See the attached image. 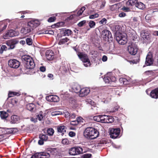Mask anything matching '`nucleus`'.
<instances>
[{
	"label": "nucleus",
	"mask_w": 158,
	"mask_h": 158,
	"mask_svg": "<svg viewBox=\"0 0 158 158\" xmlns=\"http://www.w3.org/2000/svg\"><path fill=\"white\" fill-rule=\"evenodd\" d=\"M84 135L87 139H94L99 135V133L98 130L93 127H89L86 128L84 132Z\"/></svg>",
	"instance_id": "nucleus-1"
},
{
	"label": "nucleus",
	"mask_w": 158,
	"mask_h": 158,
	"mask_svg": "<svg viewBox=\"0 0 158 158\" xmlns=\"http://www.w3.org/2000/svg\"><path fill=\"white\" fill-rule=\"evenodd\" d=\"M22 60L25 64V67L27 69H32L34 68L35 64L33 59L28 55H24L22 57Z\"/></svg>",
	"instance_id": "nucleus-2"
},
{
	"label": "nucleus",
	"mask_w": 158,
	"mask_h": 158,
	"mask_svg": "<svg viewBox=\"0 0 158 158\" xmlns=\"http://www.w3.org/2000/svg\"><path fill=\"white\" fill-rule=\"evenodd\" d=\"M94 120L97 122L104 123H110L114 122V118L111 116L99 115L93 117Z\"/></svg>",
	"instance_id": "nucleus-3"
},
{
	"label": "nucleus",
	"mask_w": 158,
	"mask_h": 158,
	"mask_svg": "<svg viewBox=\"0 0 158 158\" xmlns=\"http://www.w3.org/2000/svg\"><path fill=\"white\" fill-rule=\"evenodd\" d=\"M40 24L39 20L37 19L32 20L28 22L27 26L25 27L27 32L29 33L33 30Z\"/></svg>",
	"instance_id": "nucleus-4"
},
{
	"label": "nucleus",
	"mask_w": 158,
	"mask_h": 158,
	"mask_svg": "<svg viewBox=\"0 0 158 158\" xmlns=\"http://www.w3.org/2000/svg\"><path fill=\"white\" fill-rule=\"evenodd\" d=\"M77 54L79 59L84 63L85 66L88 67L90 66L91 63L87 54L81 52H78Z\"/></svg>",
	"instance_id": "nucleus-5"
},
{
	"label": "nucleus",
	"mask_w": 158,
	"mask_h": 158,
	"mask_svg": "<svg viewBox=\"0 0 158 158\" xmlns=\"http://www.w3.org/2000/svg\"><path fill=\"white\" fill-rule=\"evenodd\" d=\"M83 150L81 147L80 146H76L71 148L69 150V153L70 155L75 156L83 154Z\"/></svg>",
	"instance_id": "nucleus-6"
},
{
	"label": "nucleus",
	"mask_w": 158,
	"mask_h": 158,
	"mask_svg": "<svg viewBox=\"0 0 158 158\" xmlns=\"http://www.w3.org/2000/svg\"><path fill=\"white\" fill-rule=\"evenodd\" d=\"M101 36L105 41L109 42L113 40L111 32L107 30H103L101 33Z\"/></svg>",
	"instance_id": "nucleus-7"
},
{
	"label": "nucleus",
	"mask_w": 158,
	"mask_h": 158,
	"mask_svg": "<svg viewBox=\"0 0 158 158\" xmlns=\"http://www.w3.org/2000/svg\"><path fill=\"white\" fill-rule=\"evenodd\" d=\"M120 130L119 128H111L110 130V137L115 139L119 137Z\"/></svg>",
	"instance_id": "nucleus-8"
},
{
	"label": "nucleus",
	"mask_w": 158,
	"mask_h": 158,
	"mask_svg": "<svg viewBox=\"0 0 158 158\" xmlns=\"http://www.w3.org/2000/svg\"><path fill=\"white\" fill-rule=\"evenodd\" d=\"M54 152L52 148H47L45 152H40L41 158H49L50 157V155Z\"/></svg>",
	"instance_id": "nucleus-9"
},
{
	"label": "nucleus",
	"mask_w": 158,
	"mask_h": 158,
	"mask_svg": "<svg viewBox=\"0 0 158 158\" xmlns=\"http://www.w3.org/2000/svg\"><path fill=\"white\" fill-rule=\"evenodd\" d=\"M18 43L19 41L16 39H11L7 41L6 44L9 47V48H8V50H9L14 48L15 45Z\"/></svg>",
	"instance_id": "nucleus-10"
},
{
	"label": "nucleus",
	"mask_w": 158,
	"mask_h": 158,
	"mask_svg": "<svg viewBox=\"0 0 158 158\" xmlns=\"http://www.w3.org/2000/svg\"><path fill=\"white\" fill-rule=\"evenodd\" d=\"M137 46L134 44H131L128 46L127 50L129 53L132 55H135L137 52Z\"/></svg>",
	"instance_id": "nucleus-11"
},
{
	"label": "nucleus",
	"mask_w": 158,
	"mask_h": 158,
	"mask_svg": "<svg viewBox=\"0 0 158 158\" xmlns=\"http://www.w3.org/2000/svg\"><path fill=\"white\" fill-rule=\"evenodd\" d=\"M20 62L16 59H10L8 61V65L11 68H18L20 65Z\"/></svg>",
	"instance_id": "nucleus-12"
},
{
	"label": "nucleus",
	"mask_w": 158,
	"mask_h": 158,
	"mask_svg": "<svg viewBox=\"0 0 158 158\" xmlns=\"http://www.w3.org/2000/svg\"><path fill=\"white\" fill-rule=\"evenodd\" d=\"M141 35L143 40L148 41L150 40L151 34L148 31H142L141 32Z\"/></svg>",
	"instance_id": "nucleus-13"
},
{
	"label": "nucleus",
	"mask_w": 158,
	"mask_h": 158,
	"mask_svg": "<svg viewBox=\"0 0 158 158\" xmlns=\"http://www.w3.org/2000/svg\"><path fill=\"white\" fill-rule=\"evenodd\" d=\"M40 139L39 140L38 143L40 145H42L44 143V141H46L48 139L47 135L41 134L39 135Z\"/></svg>",
	"instance_id": "nucleus-14"
},
{
	"label": "nucleus",
	"mask_w": 158,
	"mask_h": 158,
	"mask_svg": "<svg viewBox=\"0 0 158 158\" xmlns=\"http://www.w3.org/2000/svg\"><path fill=\"white\" fill-rule=\"evenodd\" d=\"M46 100L49 102H57L60 100L59 97L56 95H51L46 97Z\"/></svg>",
	"instance_id": "nucleus-15"
},
{
	"label": "nucleus",
	"mask_w": 158,
	"mask_h": 158,
	"mask_svg": "<svg viewBox=\"0 0 158 158\" xmlns=\"http://www.w3.org/2000/svg\"><path fill=\"white\" fill-rule=\"evenodd\" d=\"M153 59H152V55L150 53H148L146 57L145 62V64L147 66L150 65L153 63Z\"/></svg>",
	"instance_id": "nucleus-16"
},
{
	"label": "nucleus",
	"mask_w": 158,
	"mask_h": 158,
	"mask_svg": "<svg viewBox=\"0 0 158 158\" xmlns=\"http://www.w3.org/2000/svg\"><path fill=\"white\" fill-rule=\"evenodd\" d=\"M17 35V33L14 30L10 29L6 33L4 36V38L7 39L8 37H14L16 36Z\"/></svg>",
	"instance_id": "nucleus-17"
},
{
	"label": "nucleus",
	"mask_w": 158,
	"mask_h": 158,
	"mask_svg": "<svg viewBox=\"0 0 158 158\" xmlns=\"http://www.w3.org/2000/svg\"><path fill=\"white\" fill-rule=\"evenodd\" d=\"M45 55L47 59L48 60H52L54 57V52L51 50H48L46 51Z\"/></svg>",
	"instance_id": "nucleus-18"
},
{
	"label": "nucleus",
	"mask_w": 158,
	"mask_h": 158,
	"mask_svg": "<svg viewBox=\"0 0 158 158\" xmlns=\"http://www.w3.org/2000/svg\"><path fill=\"white\" fill-rule=\"evenodd\" d=\"M116 40L118 42V43L122 45H124L126 44L127 42V38L122 36H117L116 37Z\"/></svg>",
	"instance_id": "nucleus-19"
},
{
	"label": "nucleus",
	"mask_w": 158,
	"mask_h": 158,
	"mask_svg": "<svg viewBox=\"0 0 158 158\" xmlns=\"http://www.w3.org/2000/svg\"><path fill=\"white\" fill-rule=\"evenodd\" d=\"M90 91L89 89L86 88L81 89L79 95L81 97L86 96L89 93Z\"/></svg>",
	"instance_id": "nucleus-20"
},
{
	"label": "nucleus",
	"mask_w": 158,
	"mask_h": 158,
	"mask_svg": "<svg viewBox=\"0 0 158 158\" xmlns=\"http://www.w3.org/2000/svg\"><path fill=\"white\" fill-rule=\"evenodd\" d=\"M66 129V127L64 126H59L57 127V131L58 132L61 133L63 135L65 133Z\"/></svg>",
	"instance_id": "nucleus-21"
},
{
	"label": "nucleus",
	"mask_w": 158,
	"mask_h": 158,
	"mask_svg": "<svg viewBox=\"0 0 158 158\" xmlns=\"http://www.w3.org/2000/svg\"><path fill=\"white\" fill-rule=\"evenodd\" d=\"M151 97L154 98H158V87L152 90L150 93Z\"/></svg>",
	"instance_id": "nucleus-22"
},
{
	"label": "nucleus",
	"mask_w": 158,
	"mask_h": 158,
	"mask_svg": "<svg viewBox=\"0 0 158 158\" xmlns=\"http://www.w3.org/2000/svg\"><path fill=\"white\" fill-rule=\"evenodd\" d=\"M26 108L27 110L32 112L35 111L36 110L35 105L32 103L27 104Z\"/></svg>",
	"instance_id": "nucleus-23"
},
{
	"label": "nucleus",
	"mask_w": 158,
	"mask_h": 158,
	"mask_svg": "<svg viewBox=\"0 0 158 158\" xmlns=\"http://www.w3.org/2000/svg\"><path fill=\"white\" fill-rule=\"evenodd\" d=\"M137 1V0H128L126 3V5L129 8L132 6H135Z\"/></svg>",
	"instance_id": "nucleus-24"
},
{
	"label": "nucleus",
	"mask_w": 158,
	"mask_h": 158,
	"mask_svg": "<svg viewBox=\"0 0 158 158\" xmlns=\"http://www.w3.org/2000/svg\"><path fill=\"white\" fill-rule=\"evenodd\" d=\"M72 89L76 93H80L81 90L80 86L78 84L74 85L73 86Z\"/></svg>",
	"instance_id": "nucleus-25"
},
{
	"label": "nucleus",
	"mask_w": 158,
	"mask_h": 158,
	"mask_svg": "<svg viewBox=\"0 0 158 158\" xmlns=\"http://www.w3.org/2000/svg\"><path fill=\"white\" fill-rule=\"evenodd\" d=\"M11 122L12 123H17L19 120V117L17 115H13L11 117Z\"/></svg>",
	"instance_id": "nucleus-26"
},
{
	"label": "nucleus",
	"mask_w": 158,
	"mask_h": 158,
	"mask_svg": "<svg viewBox=\"0 0 158 158\" xmlns=\"http://www.w3.org/2000/svg\"><path fill=\"white\" fill-rule=\"evenodd\" d=\"M73 32L71 30L68 29H64L63 30V35L64 36H69L71 35Z\"/></svg>",
	"instance_id": "nucleus-27"
},
{
	"label": "nucleus",
	"mask_w": 158,
	"mask_h": 158,
	"mask_svg": "<svg viewBox=\"0 0 158 158\" xmlns=\"http://www.w3.org/2000/svg\"><path fill=\"white\" fill-rule=\"evenodd\" d=\"M21 94L19 92L9 91L8 93V97L10 98L15 96H19Z\"/></svg>",
	"instance_id": "nucleus-28"
},
{
	"label": "nucleus",
	"mask_w": 158,
	"mask_h": 158,
	"mask_svg": "<svg viewBox=\"0 0 158 158\" xmlns=\"http://www.w3.org/2000/svg\"><path fill=\"white\" fill-rule=\"evenodd\" d=\"M0 116L2 119H6L8 116V114L5 111H0Z\"/></svg>",
	"instance_id": "nucleus-29"
},
{
	"label": "nucleus",
	"mask_w": 158,
	"mask_h": 158,
	"mask_svg": "<svg viewBox=\"0 0 158 158\" xmlns=\"http://www.w3.org/2000/svg\"><path fill=\"white\" fill-rule=\"evenodd\" d=\"M136 7L140 9H143L145 8V5L142 2H138L136 4Z\"/></svg>",
	"instance_id": "nucleus-30"
},
{
	"label": "nucleus",
	"mask_w": 158,
	"mask_h": 158,
	"mask_svg": "<svg viewBox=\"0 0 158 158\" xmlns=\"http://www.w3.org/2000/svg\"><path fill=\"white\" fill-rule=\"evenodd\" d=\"M64 24V23L63 22H59L52 25L51 27L52 28L59 27H60L63 26Z\"/></svg>",
	"instance_id": "nucleus-31"
},
{
	"label": "nucleus",
	"mask_w": 158,
	"mask_h": 158,
	"mask_svg": "<svg viewBox=\"0 0 158 158\" xmlns=\"http://www.w3.org/2000/svg\"><path fill=\"white\" fill-rule=\"evenodd\" d=\"M119 81L121 84L124 85L128 84V81L127 79L121 77L119 79Z\"/></svg>",
	"instance_id": "nucleus-32"
},
{
	"label": "nucleus",
	"mask_w": 158,
	"mask_h": 158,
	"mask_svg": "<svg viewBox=\"0 0 158 158\" xmlns=\"http://www.w3.org/2000/svg\"><path fill=\"white\" fill-rule=\"evenodd\" d=\"M69 40V39L66 37L64 39H61L58 42V44L59 45L63 44L67 42Z\"/></svg>",
	"instance_id": "nucleus-33"
},
{
	"label": "nucleus",
	"mask_w": 158,
	"mask_h": 158,
	"mask_svg": "<svg viewBox=\"0 0 158 158\" xmlns=\"http://www.w3.org/2000/svg\"><path fill=\"white\" fill-rule=\"evenodd\" d=\"M43 112L40 111L39 114L36 115V117L39 120L41 121L43 119L44 117H45V115H43Z\"/></svg>",
	"instance_id": "nucleus-34"
},
{
	"label": "nucleus",
	"mask_w": 158,
	"mask_h": 158,
	"mask_svg": "<svg viewBox=\"0 0 158 158\" xmlns=\"http://www.w3.org/2000/svg\"><path fill=\"white\" fill-rule=\"evenodd\" d=\"M47 132L48 135L51 136L53 135L54 131L52 128H50L47 130Z\"/></svg>",
	"instance_id": "nucleus-35"
},
{
	"label": "nucleus",
	"mask_w": 158,
	"mask_h": 158,
	"mask_svg": "<svg viewBox=\"0 0 158 158\" xmlns=\"http://www.w3.org/2000/svg\"><path fill=\"white\" fill-rule=\"evenodd\" d=\"M8 50L7 47L5 45H2L0 48V54H2L3 51H6Z\"/></svg>",
	"instance_id": "nucleus-36"
},
{
	"label": "nucleus",
	"mask_w": 158,
	"mask_h": 158,
	"mask_svg": "<svg viewBox=\"0 0 158 158\" xmlns=\"http://www.w3.org/2000/svg\"><path fill=\"white\" fill-rule=\"evenodd\" d=\"M99 23L100 24L102 25H107L108 24L107 23V19H106L105 18H102L101 20L99 21Z\"/></svg>",
	"instance_id": "nucleus-37"
},
{
	"label": "nucleus",
	"mask_w": 158,
	"mask_h": 158,
	"mask_svg": "<svg viewBox=\"0 0 158 158\" xmlns=\"http://www.w3.org/2000/svg\"><path fill=\"white\" fill-rule=\"evenodd\" d=\"M27 44L29 45H31L32 44V40L31 38H27L26 40Z\"/></svg>",
	"instance_id": "nucleus-38"
},
{
	"label": "nucleus",
	"mask_w": 158,
	"mask_h": 158,
	"mask_svg": "<svg viewBox=\"0 0 158 158\" xmlns=\"http://www.w3.org/2000/svg\"><path fill=\"white\" fill-rule=\"evenodd\" d=\"M51 115L52 116H56L58 115L62 114V112L59 111H56L52 112L51 113Z\"/></svg>",
	"instance_id": "nucleus-39"
},
{
	"label": "nucleus",
	"mask_w": 158,
	"mask_h": 158,
	"mask_svg": "<svg viewBox=\"0 0 158 158\" xmlns=\"http://www.w3.org/2000/svg\"><path fill=\"white\" fill-rule=\"evenodd\" d=\"M110 77L106 76L105 77H104L103 80L106 83H107L108 84L110 83V84H111L110 81Z\"/></svg>",
	"instance_id": "nucleus-40"
},
{
	"label": "nucleus",
	"mask_w": 158,
	"mask_h": 158,
	"mask_svg": "<svg viewBox=\"0 0 158 158\" xmlns=\"http://www.w3.org/2000/svg\"><path fill=\"white\" fill-rule=\"evenodd\" d=\"M31 158H41L40 153H37L33 155Z\"/></svg>",
	"instance_id": "nucleus-41"
},
{
	"label": "nucleus",
	"mask_w": 158,
	"mask_h": 158,
	"mask_svg": "<svg viewBox=\"0 0 158 158\" xmlns=\"http://www.w3.org/2000/svg\"><path fill=\"white\" fill-rule=\"evenodd\" d=\"M92 156V154L89 153H86L82 156V158H90Z\"/></svg>",
	"instance_id": "nucleus-42"
},
{
	"label": "nucleus",
	"mask_w": 158,
	"mask_h": 158,
	"mask_svg": "<svg viewBox=\"0 0 158 158\" xmlns=\"http://www.w3.org/2000/svg\"><path fill=\"white\" fill-rule=\"evenodd\" d=\"M89 25L90 28L94 27L95 25V23L94 21L91 20L89 23Z\"/></svg>",
	"instance_id": "nucleus-43"
},
{
	"label": "nucleus",
	"mask_w": 158,
	"mask_h": 158,
	"mask_svg": "<svg viewBox=\"0 0 158 158\" xmlns=\"http://www.w3.org/2000/svg\"><path fill=\"white\" fill-rule=\"evenodd\" d=\"M56 19V18L55 17H51L48 19V21L49 23L53 22L55 21Z\"/></svg>",
	"instance_id": "nucleus-44"
},
{
	"label": "nucleus",
	"mask_w": 158,
	"mask_h": 158,
	"mask_svg": "<svg viewBox=\"0 0 158 158\" xmlns=\"http://www.w3.org/2000/svg\"><path fill=\"white\" fill-rule=\"evenodd\" d=\"M112 40L108 42V43L107 44L108 46H109V47L110 49L112 48L114 46V43H113Z\"/></svg>",
	"instance_id": "nucleus-45"
},
{
	"label": "nucleus",
	"mask_w": 158,
	"mask_h": 158,
	"mask_svg": "<svg viewBox=\"0 0 158 158\" xmlns=\"http://www.w3.org/2000/svg\"><path fill=\"white\" fill-rule=\"evenodd\" d=\"M98 14L97 13H96L94 14L89 15V18L90 19H94L98 17Z\"/></svg>",
	"instance_id": "nucleus-46"
},
{
	"label": "nucleus",
	"mask_w": 158,
	"mask_h": 158,
	"mask_svg": "<svg viewBox=\"0 0 158 158\" xmlns=\"http://www.w3.org/2000/svg\"><path fill=\"white\" fill-rule=\"evenodd\" d=\"M117 6L116 4H115L111 6L110 8V10L112 11L116 10L117 9Z\"/></svg>",
	"instance_id": "nucleus-47"
},
{
	"label": "nucleus",
	"mask_w": 158,
	"mask_h": 158,
	"mask_svg": "<svg viewBox=\"0 0 158 158\" xmlns=\"http://www.w3.org/2000/svg\"><path fill=\"white\" fill-rule=\"evenodd\" d=\"M110 77V82L111 84L112 82H115L116 81V78L114 76Z\"/></svg>",
	"instance_id": "nucleus-48"
},
{
	"label": "nucleus",
	"mask_w": 158,
	"mask_h": 158,
	"mask_svg": "<svg viewBox=\"0 0 158 158\" xmlns=\"http://www.w3.org/2000/svg\"><path fill=\"white\" fill-rule=\"evenodd\" d=\"M11 102L12 104L14 105L17 104L18 102V101L16 98H13L11 99Z\"/></svg>",
	"instance_id": "nucleus-49"
},
{
	"label": "nucleus",
	"mask_w": 158,
	"mask_h": 158,
	"mask_svg": "<svg viewBox=\"0 0 158 158\" xmlns=\"http://www.w3.org/2000/svg\"><path fill=\"white\" fill-rule=\"evenodd\" d=\"M45 34H48L50 35H53L54 34V32L52 30H46L45 31Z\"/></svg>",
	"instance_id": "nucleus-50"
},
{
	"label": "nucleus",
	"mask_w": 158,
	"mask_h": 158,
	"mask_svg": "<svg viewBox=\"0 0 158 158\" xmlns=\"http://www.w3.org/2000/svg\"><path fill=\"white\" fill-rule=\"evenodd\" d=\"M21 32L22 33H24L25 34H27L28 33V32H27V30L26 29L25 27L24 28H22L21 30Z\"/></svg>",
	"instance_id": "nucleus-51"
},
{
	"label": "nucleus",
	"mask_w": 158,
	"mask_h": 158,
	"mask_svg": "<svg viewBox=\"0 0 158 158\" xmlns=\"http://www.w3.org/2000/svg\"><path fill=\"white\" fill-rule=\"evenodd\" d=\"M76 16L75 14H73L71 15L69 17H67L66 20L68 21H69L70 20L73 19Z\"/></svg>",
	"instance_id": "nucleus-52"
},
{
	"label": "nucleus",
	"mask_w": 158,
	"mask_h": 158,
	"mask_svg": "<svg viewBox=\"0 0 158 158\" xmlns=\"http://www.w3.org/2000/svg\"><path fill=\"white\" fill-rule=\"evenodd\" d=\"M119 107L118 106H115L113 109H112L110 111V112H114L118 110Z\"/></svg>",
	"instance_id": "nucleus-53"
},
{
	"label": "nucleus",
	"mask_w": 158,
	"mask_h": 158,
	"mask_svg": "<svg viewBox=\"0 0 158 158\" xmlns=\"http://www.w3.org/2000/svg\"><path fill=\"white\" fill-rule=\"evenodd\" d=\"M107 141H106V140L104 139H102L100 141L99 144H106L107 143Z\"/></svg>",
	"instance_id": "nucleus-54"
},
{
	"label": "nucleus",
	"mask_w": 158,
	"mask_h": 158,
	"mask_svg": "<svg viewBox=\"0 0 158 158\" xmlns=\"http://www.w3.org/2000/svg\"><path fill=\"white\" fill-rule=\"evenodd\" d=\"M85 23H86V21L85 20H83V21L80 22L78 24V25L79 27H82Z\"/></svg>",
	"instance_id": "nucleus-55"
},
{
	"label": "nucleus",
	"mask_w": 158,
	"mask_h": 158,
	"mask_svg": "<svg viewBox=\"0 0 158 158\" xmlns=\"http://www.w3.org/2000/svg\"><path fill=\"white\" fill-rule=\"evenodd\" d=\"M69 143L68 140L67 139H64L62 141V143L64 144H68Z\"/></svg>",
	"instance_id": "nucleus-56"
},
{
	"label": "nucleus",
	"mask_w": 158,
	"mask_h": 158,
	"mask_svg": "<svg viewBox=\"0 0 158 158\" xmlns=\"http://www.w3.org/2000/svg\"><path fill=\"white\" fill-rule=\"evenodd\" d=\"M70 124L73 125H76L79 124V122H77V121L76 120L71 121Z\"/></svg>",
	"instance_id": "nucleus-57"
},
{
	"label": "nucleus",
	"mask_w": 158,
	"mask_h": 158,
	"mask_svg": "<svg viewBox=\"0 0 158 158\" xmlns=\"http://www.w3.org/2000/svg\"><path fill=\"white\" fill-rule=\"evenodd\" d=\"M69 135L70 137H73L76 134L74 132L71 131L69 133Z\"/></svg>",
	"instance_id": "nucleus-58"
},
{
	"label": "nucleus",
	"mask_w": 158,
	"mask_h": 158,
	"mask_svg": "<svg viewBox=\"0 0 158 158\" xmlns=\"http://www.w3.org/2000/svg\"><path fill=\"white\" fill-rule=\"evenodd\" d=\"M15 129L14 128H7V130H8V131H7V132H8L9 133H12L13 131V130Z\"/></svg>",
	"instance_id": "nucleus-59"
},
{
	"label": "nucleus",
	"mask_w": 158,
	"mask_h": 158,
	"mask_svg": "<svg viewBox=\"0 0 158 158\" xmlns=\"http://www.w3.org/2000/svg\"><path fill=\"white\" fill-rule=\"evenodd\" d=\"M40 70L42 72H44L46 70V68L44 66L40 67Z\"/></svg>",
	"instance_id": "nucleus-60"
},
{
	"label": "nucleus",
	"mask_w": 158,
	"mask_h": 158,
	"mask_svg": "<svg viewBox=\"0 0 158 158\" xmlns=\"http://www.w3.org/2000/svg\"><path fill=\"white\" fill-rule=\"evenodd\" d=\"M107 57L106 56L104 55L102 56V60L104 62L106 61L107 60Z\"/></svg>",
	"instance_id": "nucleus-61"
},
{
	"label": "nucleus",
	"mask_w": 158,
	"mask_h": 158,
	"mask_svg": "<svg viewBox=\"0 0 158 158\" xmlns=\"http://www.w3.org/2000/svg\"><path fill=\"white\" fill-rule=\"evenodd\" d=\"M126 14L124 12H122L119 14V16L121 17H123L125 16Z\"/></svg>",
	"instance_id": "nucleus-62"
},
{
	"label": "nucleus",
	"mask_w": 158,
	"mask_h": 158,
	"mask_svg": "<svg viewBox=\"0 0 158 158\" xmlns=\"http://www.w3.org/2000/svg\"><path fill=\"white\" fill-rule=\"evenodd\" d=\"M76 117V115L75 114H70L69 117V119H71L72 118H75Z\"/></svg>",
	"instance_id": "nucleus-63"
},
{
	"label": "nucleus",
	"mask_w": 158,
	"mask_h": 158,
	"mask_svg": "<svg viewBox=\"0 0 158 158\" xmlns=\"http://www.w3.org/2000/svg\"><path fill=\"white\" fill-rule=\"evenodd\" d=\"M82 118L81 117H78L77 118L76 121H77V122H79V123H80L81 121L82 120Z\"/></svg>",
	"instance_id": "nucleus-64"
}]
</instances>
